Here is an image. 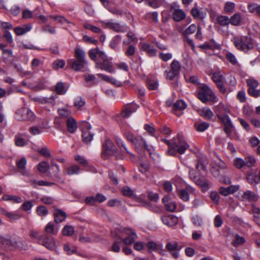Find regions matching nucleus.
<instances>
[{"label":"nucleus","mask_w":260,"mask_h":260,"mask_svg":"<svg viewBox=\"0 0 260 260\" xmlns=\"http://www.w3.org/2000/svg\"><path fill=\"white\" fill-rule=\"evenodd\" d=\"M199 114L207 120L211 119L213 116V113L208 107H204L200 110Z\"/></svg>","instance_id":"24"},{"label":"nucleus","mask_w":260,"mask_h":260,"mask_svg":"<svg viewBox=\"0 0 260 260\" xmlns=\"http://www.w3.org/2000/svg\"><path fill=\"white\" fill-rule=\"evenodd\" d=\"M218 118L222 121L224 125V131L228 137L231 138V133L234 131V127L232 121L228 115L217 113Z\"/></svg>","instance_id":"8"},{"label":"nucleus","mask_w":260,"mask_h":260,"mask_svg":"<svg viewBox=\"0 0 260 260\" xmlns=\"http://www.w3.org/2000/svg\"><path fill=\"white\" fill-rule=\"evenodd\" d=\"M54 220L59 223L63 221L67 217L66 213L60 209H56L54 210Z\"/></svg>","instance_id":"20"},{"label":"nucleus","mask_w":260,"mask_h":260,"mask_svg":"<svg viewBox=\"0 0 260 260\" xmlns=\"http://www.w3.org/2000/svg\"><path fill=\"white\" fill-rule=\"evenodd\" d=\"M15 144L17 146L22 147L27 144L23 138L19 136H16L15 138Z\"/></svg>","instance_id":"54"},{"label":"nucleus","mask_w":260,"mask_h":260,"mask_svg":"<svg viewBox=\"0 0 260 260\" xmlns=\"http://www.w3.org/2000/svg\"><path fill=\"white\" fill-rule=\"evenodd\" d=\"M233 42L237 49L244 52H247L254 47L253 39L248 36L236 37Z\"/></svg>","instance_id":"4"},{"label":"nucleus","mask_w":260,"mask_h":260,"mask_svg":"<svg viewBox=\"0 0 260 260\" xmlns=\"http://www.w3.org/2000/svg\"><path fill=\"white\" fill-rule=\"evenodd\" d=\"M170 67V70L172 71L173 72H175L178 75H179L181 70V64L178 61L174 60L171 63Z\"/></svg>","instance_id":"36"},{"label":"nucleus","mask_w":260,"mask_h":260,"mask_svg":"<svg viewBox=\"0 0 260 260\" xmlns=\"http://www.w3.org/2000/svg\"><path fill=\"white\" fill-rule=\"evenodd\" d=\"M185 17V14L182 10H175L173 14V19L176 21H180L183 19Z\"/></svg>","instance_id":"30"},{"label":"nucleus","mask_w":260,"mask_h":260,"mask_svg":"<svg viewBox=\"0 0 260 260\" xmlns=\"http://www.w3.org/2000/svg\"><path fill=\"white\" fill-rule=\"evenodd\" d=\"M121 191L125 196L130 197L133 195V190L127 186H124Z\"/></svg>","instance_id":"62"},{"label":"nucleus","mask_w":260,"mask_h":260,"mask_svg":"<svg viewBox=\"0 0 260 260\" xmlns=\"http://www.w3.org/2000/svg\"><path fill=\"white\" fill-rule=\"evenodd\" d=\"M67 127L69 132L74 133L77 129V122L73 117H70L67 120Z\"/></svg>","instance_id":"22"},{"label":"nucleus","mask_w":260,"mask_h":260,"mask_svg":"<svg viewBox=\"0 0 260 260\" xmlns=\"http://www.w3.org/2000/svg\"><path fill=\"white\" fill-rule=\"evenodd\" d=\"M50 168V165L47 161H42L38 165V169L41 173H46Z\"/></svg>","instance_id":"41"},{"label":"nucleus","mask_w":260,"mask_h":260,"mask_svg":"<svg viewBox=\"0 0 260 260\" xmlns=\"http://www.w3.org/2000/svg\"><path fill=\"white\" fill-rule=\"evenodd\" d=\"M209 126V123L206 122H203L201 123H196L194 124V127L196 128V129L200 132H204L206 129H207L208 128Z\"/></svg>","instance_id":"44"},{"label":"nucleus","mask_w":260,"mask_h":260,"mask_svg":"<svg viewBox=\"0 0 260 260\" xmlns=\"http://www.w3.org/2000/svg\"><path fill=\"white\" fill-rule=\"evenodd\" d=\"M195 183L200 186L204 191L208 190L210 186L209 181L205 178H199Z\"/></svg>","instance_id":"29"},{"label":"nucleus","mask_w":260,"mask_h":260,"mask_svg":"<svg viewBox=\"0 0 260 260\" xmlns=\"http://www.w3.org/2000/svg\"><path fill=\"white\" fill-rule=\"evenodd\" d=\"M38 243L49 250H53L56 247L55 239L48 235L40 236L38 238Z\"/></svg>","instance_id":"9"},{"label":"nucleus","mask_w":260,"mask_h":260,"mask_svg":"<svg viewBox=\"0 0 260 260\" xmlns=\"http://www.w3.org/2000/svg\"><path fill=\"white\" fill-rule=\"evenodd\" d=\"M75 160L83 166H86L88 165L87 160L83 157L80 155L75 156Z\"/></svg>","instance_id":"64"},{"label":"nucleus","mask_w":260,"mask_h":260,"mask_svg":"<svg viewBox=\"0 0 260 260\" xmlns=\"http://www.w3.org/2000/svg\"><path fill=\"white\" fill-rule=\"evenodd\" d=\"M238 189V186L235 185H231L226 188L221 187L219 188V192L224 196H228L230 194L233 193Z\"/></svg>","instance_id":"21"},{"label":"nucleus","mask_w":260,"mask_h":260,"mask_svg":"<svg viewBox=\"0 0 260 260\" xmlns=\"http://www.w3.org/2000/svg\"><path fill=\"white\" fill-rule=\"evenodd\" d=\"M31 28L32 25L30 24H26L15 27L14 31L17 36H21L29 31Z\"/></svg>","instance_id":"19"},{"label":"nucleus","mask_w":260,"mask_h":260,"mask_svg":"<svg viewBox=\"0 0 260 260\" xmlns=\"http://www.w3.org/2000/svg\"><path fill=\"white\" fill-rule=\"evenodd\" d=\"M26 164V159L25 158L23 157L21 158L17 162V166L19 169L21 170V174L23 175L28 176L29 173L27 172L25 170V166Z\"/></svg>","instance_id":"28"},{"label":"nucleus","mask_w":260,"mask_h":260,"mask_svg":"<svg viewBox=\"0 0 260 260\" xmlns=\"http://www.w3.org/2000/svg\"><path fill=\"white\" fill-rule=\"evenodd\" d=\"M162 141L168 145L169 149L167 153L171 156L176 155L177 153L183 154L189 147L183 136L179 134H178L176 138L172 140V142L166 139H163Z\"/></svg>","instance_id":"2"},{"label":"nucleus","mask_w":260,"mask_h":260,"mask_svg":"<svg viewBox=\"0 0 260 260\" xmlns=\"http://www.w3.org/2000/svg\"><path fill=\"white\" fill-rule=\"evenodd\" d=\"M55 90L59 94H64L66 92V89L62 82H58L56 85Z\"/></svg>","instance_id":"51"},{"label":"nucleus","mask_w":260,"mask_h":260,"mask_svg":"<svg viewBox=\"0 0 260 260\" xmlns=\"http://www.w3.org/2000/svg\"><path fill=\"white\" fill-rule=\"evenodd\" d=\"M69 63H71V67L72 69L76 71H79L85 67L86 61V60L82 59L70 60Z\"/></svg>","instance_id":"14"},{"label":"nucleus","mask_w":260,"mask_h":260,"mask_svg":"<svg viewBox=\"0 0 260 260\" xmlns=\"http://www.w3.org/2000/svg\"><path fill=\"white\" fill-rule=\"evenodd\" d=\"M121 39L122 37L120 35H116L114 37L109 44L110 48L115 50H117V46L120 43Z\"/></svg>","instance_id":"31"},{"label":"nucleus","mask_w":260,"mask_h":260,"mask_svg":"<svg viewBox=\"0 0 260 260\" xmlns=\"http://www.w3.org/2000/svg\"><path fill=\"white\" fill-rule=\"evenodd\" d=\"M242 199L244 200L255 201L257 200V196L254 192L250 191H246L244 192L242 195Z\"/></svg>","instance_id":"34"},{"label":"nucleus","mask_w":260,"mask_h":260,"mask_svg":"<svg viewBox=\"0 0 260 260\" xmlns=\"http://www.w3.org/2000/svg\"><path fill=\"white\" fill-rule=\"evenodd\" d=\"M75 57L76 59L85 60V53L80 48H76L75 51Z\"/></svg>","instance_id":"49"},{"label":"nucleus","mask_w":260,"mask_h":260,"mask_svg":"<svg viewBox=\"0 0 260 260\" xmlns=\"http://www.w3.org/2000/svg\"><path fill=\"white\" fill-rule=\"evenodd\" d=\"M217 23L221 26L228 27L230 24L229 17L225 15H219L216 18Z\"/></svg>","instance_id":"26"},{"label":"nucleus","mask_w":260,"mask_h":260,"mask_svg":"<svg viewBox=\"0 0 260 260\" xmlns=\"http://www.w3.org/2000/svg\"><path fill=\"white\" fill-rule=\"evenodd\" d=\"M37 212L39 216H45L48 213L47 208L44 206L38 207Z\"/></svg>","instance_id":"57"},{"label":"nucleus","mask_w":260,"mask_h":260,"mask_svg":"<svg viewBox=\"0 0 260 260\" xmlns=\"http://www.w3.org/2000/svg\"><path fill=\"white\" fill-rule=\"evenodd\" d=\"M123 232L127 235V237L123 240L125 245H131L138 238L136 233L132 229L125 228Z\"/></svg>","instance_id":"12"},{"label":"nucleus","mask_w":260,"mask_h":260,"mask_svg":"<svg viewBox=\"0 0 260 260\" xmlns=\"http://www.w3.org/2000/svg\"><path fill=\"white\" fill-rule=\"evenodd\" d=\"M193 191L192 188H186L178 191V196L184 201H188L189 200V193Z\"/></svg>","instance_id":"25"},{"label":"nucleus","mask_w":260,"mask_h":260,"mask_svg":"<svg viewBox=\"0 0 260 260\" xmlns=\"http://www.w3.org/2000/svg\"><path fill=\"white\" fill-rule=\"evenodd\" d=\"M32 99L34 101L42 104H48L53 105L55 103V96L53 95L50 96L49 98L35 96Z\"/></svg>","instance_id":"15"},{"label":"nucleus","mask_w":260,"mask_h":260,"mask_svg":"<svg viewBox=\"0 0 260 260\" xmlns=\"http://www.w3.org/2000/svg\"><path fill=\"white\" fill-rule=\"evenodd\" d=\"M74 233V228L71 225H66L62 230V235L66 236H71Z\"/></svg>","instance_id":"45"},{"label":"nucleus","mask_w":260,"mask_h":260,"mask_svg":"<svg viewBox=\"0 0 260 260\" xmlns=\"http://www.w3.org/2000/svg\"><path fill=\"white\" fill-rule=\"evenodd\" d=\"M104 26L108 28L113 29L116 32H124L126 31L127 27L118 23L103 21Z\"/></svg>","instance_id":"13"},{"label":"nucleus","mask_w":260,"mask_h":260,"mask_svg":"<svg viewBox=\"0 0 260 260\" xmlns=\"http://www.w3.org/2000/svg\"><path fill=\"white\" fill-rule=\"evenodd\" d=\"M246 82L249 88H256L258 85V81L253 78L247 79Z\"/></svg>","instance_id":"55"},{"label":"nucleus","mask_w":260,"mask_h":260,"mask_svg":"<svg viewBox=\"0 0 260 260\" xmlns=\"http://www.w3.org/2000/svg\"><path fill=\"white\" fill-rule=\"evenodd\" d=\"M15 117L18 120H33L35 119L34 113L27 108L18 109L15 113Z\"/></svg>","instance_id":"7"},{"label":"nucleus","mask_w":260,"mask_h":260,"mask_svg":"<svg viewBox=\"0 0 260 260\" xmlns=\"http://www.w3.org/2000/svg\"><path fill=\"white\" fill-rule=\"evenodd\" d=\"M235 9V4L233 2H228L225 3L224 6V11L226 14H231L234 12Z\"/></svg>","instance_id":"37"},{"label":"nucleus","mask_w":260,"mask_h":260,"mask_svg":"<svg viewBox=\"0 0 260 260\" xmlns=\"http://www.w3.org/2000/svg\"><path fill=\"white\" fill-rule=\"evenodd\" d=\"M165 201L166 198H164L162 201L165 204L166 210L171 212H174L177 207L176 203L174 202H167L166 203Z\"/></svg>","instance_id":"38"},{"label":"nucleus","mask_w":260,"mask_h":260,"mask_svg":"<svg viewBox=\"0 0 260 260\" xmlns=\"http://www.w3.org/2000/svg\"><path fill=\"white\" fill-rule=\"evenodd\" d=\"M145 3L149 6L153 8H157L159 7L162 4L161 0H145Z\"/></svg>","instance_id":"46"},{"label":"nucleus","mask_w":260,"mask_h":260,"mask_svg":"<svg viewBox=\"0 0 260 260\" xmlns=\"http://www.w3.org/2000/svg\"><path fill=\"white\" fill-rule=\"evenodd\" d=\"M141 49L143 51H145L150 56H154L156 54V49L151 47L148 44H143L141 46Z\"/></svg>","instance_id":"27"},{"label":"nucleus","mask_w":260,"mask_h":260,"mask_svg":"<svg viewBox=\"0 0 260 260\" xmlns=\"http://www.w3.org/2000/svg\"><path fill=\"white\" fill-rule=\"evenodd\" d=\"M226 57L228 61L230 62L233 65H237L238 64L237 60L235 55L232 53H228L226 55Z\"/></svg>","instance_id":"60"},{"label":"nucleus","mask_w":260,"mask_h":260,"mask_svg":"<svg viewBox=\"0 0 260 260\" xmlns=\"http://www.w3.org/2000/svg\"><path fill=\"white\" fill-rule=\"evenodd\" d=\"M212 80L216 83L217 86L219 89L220 91L222 93L225 92V88L223 86V76L220 72L214 73L212 77Z\"/></svg>","instance_id":"11"},{"label":"nucleus","mask_w":260,"mask_h":260,"mask_svg":"<svg viewBox=\"0 0 260 260\" xmlns=\"http://www.w3.org/2000/svg\"><path fill=\"white\" fill-rule=\"evenodd\" d=\"M197 96L204 103H207L209 102H216L217 101V98L212 90L206 84H203L199 86Z\"/></svg>","instance_id":"3"},{"label":"nucleus","mask_w":260,"mask_h":260,"mask_svg":"<svg viewBox=\"0 0 260 260\" xmlns=\"http://www.w3.org/2000/svg\"><path fill=\"white\" fill-rule=\"evenodd\" d=\"M80 168L77 165H72L66 169V174L68 175H73L78 174L79 172Z\"/></svg>","instance_id":"39"},{"label":"nucleus","mask_w":260,"mask_h":260,"mask_svg":"<svg viewBox=\"0 0 260 260\" xmlns=\"http://www.w3.org/2000/svg\"><path fill=\"white\" fill-rule=\"evenodd\" d=\"M173 57L171 53H162L161 52L158 54V57L164 61H167L171 59Z\"/></svg>","instance_id":"53"},{"label":"nucleus","mask_w":260,"mask_h":260,"mask_svg":"<svg viewBox=\"0 0 260 260\" xmlns=\"http://www.w3.org/2000/svg\"><path fill=\"white\" fill-rule=\"evenodd\" d=\"M226 168V164L221 160H218L214 161V166L212 170V174L215 177L219 175V170H223Z\"/></svg>","instance_id":"16"},{"label":"nucleus","mask_w":260,"mask_h":260,"mask_svg":"<svg viewBox=\"0 0 260 260\" xmlns=\"http://www.w3.org/2000/svg\"><path fill=\"white\" fill-rule=\"evenodd\" d=\"M247 8L249 12L254 13L260 16V5L256 4H248Z\"/></svg>","instance_id":"40"},{"label":"nucleus","mask_w":260,"mask_h":260,"mask_svg":"<svg viewBox=\"0 0 260 260\" xmlns=\"http://www.w3.org/2000/svg\"><path fill=\"white\" fill-rule=\"evenodd\" d=\"M102 157L106 158L108 156L112 155L115 154L117 148L113 142L110 139L105 140L103 143Z\"/></svg>","instance_id":"6"},{"label":"nucleus","mask_w":260,"mask_h":260,"mask_svg":"<svg viewBox=\"0 0 260 260\" xmlns=\"http://www.w3.org/2000/svg\"><path fill=\"white\" fill-rule=\"evenodd\" d=\"M0 243L4 245L6 248L8 249H12L16 248L20 246L21 241L20 239L18 241H12L9 239L0 236Z\"/></svg>","instance_id":"10"},{"label":"nucleus","mask_w":260,"mask_h":260,"mask_svg":"<svg viewBox=\"0 0 260 260\" xmlns=\"http://www.w3.org/2000/svg\"><path fill=\"white\" fill-rule=\"evenodd\" d=\"M244 161L245 167H247L248 168L254 166L256 162L255 158L252 156L245 157Z\"/></svg>","instance_id":"43"},{"label":"nucleus","mask_w":260,"mask_h":260,"mask_svg":"<svg viewBox=\"0 0 260 260\" xmlns=\"http://www.w3.org/2000/svg\"><path fill=\"white\" fill-rule=\"evenodd\" d=\"M93 138V134L89 131V129L84 130L82 132V140L85 143H90Z\"/></svg>","instance_id":"35"},{"label":"nucleus","mask_w":260,"mask_h":260,"mask_svg":"<svg viewBox=\"0 0 260 260\" xmlns=\"http://www.w3.org/2000/svg\"><path fill=\"white\" fill-rule=\"evenodd\" d=\"M58 112L59 114V115L63 117V118H66V117H71V112L70 110L66 109V108H61L59 109L58 110Z\"/></svg>","instance_id":"52"},{"label":"nucleus","mask_w":260,"mask_h":260,"mask_svg":"<svg viewBox=\"0 0 260 260\" xmlns=\"http://www.w3.org/2000/svg\"><path fill=\"white\" fill-rule=\"evenodd\" d=\"M90 59L95 62V68L104 70L109 73H114V69L112 62H111L106 53L96 48L91 49L88 52Z\"/></svg>","instance_id":"1"},{"label":"nucleus","mask_w":260,"mask_h":260,"mask_svg":"<svg viewBox=\"0 0 260 260\" xmlns=\"http://www.w3.org/2000/svg\"><path fill=\"white\" fill-rule=\"evenodd\" d=\"M85 105V101L81 97L77 98L74 102V106L78 109H81Z\"/></svg>","instance_id":"50"},{"label":"nucleus","mask_w":260,"mask_h":260,"mask_svg":"<svg viewBox=\"0 0 260 260\" xmlns=\"http://www.w3.org/2000/svg\"><path fill=\"white\" fill-rule=\"evenodd\" d=\"M45 231L47 234L55 235L58 232V229H55L52 222H49L45 228Z\"/></svg>","instance_id":"33"},{"label":"nucleus","mask_w":260,"mask_h":260,"mask_svg":"<svg viewBox=\"0 0 260 260\" xmlns=\"http://www.w3.org/2000/svg\"><path fill=\"white\" fill-rule=\"evenodd\" d=\"M65 65V61L63 60H56L53 63V68L55 70L62 68Z\"/></svg>","instance_id":"59"},{"label":"nucleus","mask_w":260,"mask_h":260,"mask_svg":"<svg viewBox=\"0 0 260 260\" xmlns=\"http://www.w3.org/2000/svg\"><path fill=\"white\" fill-rule=\"evenodd\" d=\"M12 25L9 22L0 21V28L4 32L5 30H8L12 29Z\"/></svg>","instance_id":"56"},{"label":"nucleus","mask_w":260,"mask_h":260,"mask_svg":"<svg viewBox=\"0 0 260 260\" xmlns=\"http://www.w3.org/2000/svg\"><path fill=\"white\" fill-rule=\"evenodd\" d=\"M125 136L126 139L131 142L134 145H135L136 150L139 153L140 151L147 149L149 150L148 146L147 145L145 141L140 136L135 137L131 132H127L125 133Z\"/></svg>","instance_id":"5"},{"label":"nucleus","mask_w":260,"mask_h":260,"mask_svg":"<svg viewBox=\"0 0 260 260\" xmlns=\"http://www.w3.org/2000/svg\"><path fill=\"white\" fill-rule=\"evenodd\" d=\"M186 107V103L182 100H178L173 105V111L183 110Z\"/></svg>","instance_id":"32"},{"label":"nucleus","mask_w":260,"mask_h":260,"mask_svg":"<svg viewBox=\"0 0 260 260\" xmlns=\"http://www.w3.org/2000/svg\"><path fill=\"white\" fill-rule=\"evenodd\" d=\"M64 250L68 255H71L76 251V247L74 246L70 245L69 244H65L63 246Z\"/></svg>","instance_id":"48"},{"label":"nucleus","mask_w":260,"mask_h":260,"mask_svg":"<svg viewBox=\"0 0 260 260\" xmlns=\"http://www.w3.org/2000/svg\"><path fill=\"white\" fill-rule=\"evenodd\" d=\"M42 30L44 32H48L50 34H54L56 32L54 27H52L49 25H44L42 27Z\"/></svg>","instance_id":"61"},{"label":"nucleus","mask_w":260,"mask_h":260,"mask_svg":"<svg viewBox=\"0 0 260 260\" xmlns=\"http://www.w3.org/2000/svg\"><path fill=\"white\" fill-rule=\"evenodd\" d=\"M244 159L240 158H236L234 160L235 166L239 169L245 167Z\"/></svg>","instance_id":"63"},{"label":"nucleus","mask_w":260,"mask_h":260,"mask_svg":"<svg viewBox=\"0 0 260 260\" xmlns=\"http://www.w3.org/2000/svg\"><path fill=\"white\" fill-rule=\"evenodd\" d=\"M163 223L169 226L175 225L178 221V218L174 215L164 216L161 218Z\"/></svg>","instance_id":"17"},{"label":"nucleus","mask_w":260,"mask_h":260,"mask_svg":"<svg viewBox=\"0 0 260 260\" xmlns=\"http://www.w3.org/2000/svg\"><path fill=\"white\" fill-rule=\"evenodd\" d=\"M54 20L58 21V22L63 24L64 23H70V22L67 19H66L64 17L60 15H54L51 16Z\"/></svg>","instance_id":"58"},{"label":"nucleus","mask_w":260,"mask_h":260,"mask_svg":"<svg viewBox=\"0 0 260 260\" xmlns=\"http://www.w3.org/2000/svg\"><path fill=\"white\" fill-rule=\"evenodd\" d=\"M147 86L149 90H156L158 88V82L156 80L148 79Z\"/></svg>","instance_id":"47"},{"label":"nucleus","mask_w":260,"mask_h":260,"mask_svg":"<svg viewBox=\"0 0 260 260\" xmlns=\"http://www.w3.org/2000/svg\"><path fill=\"white\" fill-rule=\"evenodd\" d=\"M136 105H132L126 107L124 110L122 112L121 115L123 118H128L132 113L135 112L137 110Z\"/></svg>","instance_id":"23"},{"label":"nucleus","mask_w":260,"mask_h":260,"mask_svg":"<svg viewBox=\"0 0 260 260\" xmlns=\"http://www.w3.org/2000/svg\"><path fill=\"white\" fill-rule=\"evenodd\" d=\"M242 20V14L240 13H236L229 18L230 24L235 26L240 25Z\"/></svg>","instance_id":"18"},{"label":"nucleus","mask_w":260,"mask_h":260,"mask_svg":"<svg viewBox=\"0 0 260 260\" xmlns=\"http://www.w3.org/2000/svg\"><path fill=\"white\" fill-rule=\"evenodd\" d=\"M83 27L86 29L92 31L93 32L96 34H100L102 32V30L100 28L92 25L89 23H85L83 24Z\"/></svg>","instance_id":"42"}]
</instances>
